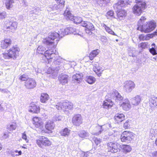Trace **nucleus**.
<instances>
[{
    "instance_id": "f257e3e1",
    "label": "nucleus",
    "mask_w": 157,
    "mask_h": 157,
    "mask_svg": "<svg viewBox=\"0 0 157 157\" xmlns=\"http://www.w3.org/2000/svg\"><path fill=\"white\" fill-rule=\"evenodd\" d=\"M67 34H68V33L67 31H66V28L65 29H62L58 31V33L55 32L49 33L48 37L43 39L42 42L46 44L51 46L52 47V46L54 47L55 44H57V43L58 40H56V43L53 41L57 39L58 37L62 38ZM58 41H59V40H58Z\"/></svg>"
},
{
    "instance_id": "f03ea898",
    "label": "nucleus",
    "mask_w": 157,
    "mask_h": 157,
    "mask_svg": "<svg viewBox=\"0 0 157 157\" xmlns=\"http://www.w3.org/2000/svg\"><path fill=\"white\" fill-rule=\"evenodd\" d=\"M146 18L142 16L139 21L137 29L140 30L142 32L148 33L153 31L156 26V23L154 21H151L144 23Z\"/></svg>"
},
{
    "instance_id": "7ed1b4c3",
    "label": "nucleus",
    "mask_w": 157,
    "mask_h": 157,
    "mask_svg": "<svg viewBox=\"0 0 157 157\" xmlns=\"http://www.w3.org/2000/svg\"><path fill=\"white\" fill-rule=\"evenodd\" d=\"M20 49L17 45H13L7 51V52L2 54L5 59H15L19 55Z\"/></svg>"
},
{
    "instance_id": "20e7f679",
    "label": "nucleus",
    "mask_w": 157,
    "mask_h": 157,
    "mask_svg": "<svg viewBox=\"0 0 157 157\" xmlns=\"http://www.w3.org/2000/svg\"><path fill=\"white\" fill-rule=\"evenodd\" d=\"M136 4L132 8L133 13L137 16L140 15L146 7V4L143 0H136Z\"/></svg>"
},
{
    "instance_id": "39448f33",
    "label": "nucleus",
    "mask_w": 157,
    "mask_h": 157,
    "mask_svg": "<svg viewBox=\"0 0 157 157\" xmlns=\"http://www.w3.org/2000/svg\"><path fill=\"white\" fill-rule=\"evenodd\" d=\"M121 137L122 142L129 143L133 139L134 136L132 132L125 131L122 133Z\"/></svg>"
},
{
    "instance_id": "423d86ee",
    "label": "nucleus",
    "mask_w": 157,
    "mask_h": 157,
    "mask_svg": "<svg viewBox=\"0 0 157 157\" xmlns=\"http://www.w3.org/2000/svg\"><path fill=\"white\" fill-rule=\"evenodd\" d=\"M109 151L115 153L119 151L121 148L120 144L116 142H110L107 144Z\"/></svg>"
},
{
    "instance_id": "0eeeda50",
    "label": "nucleus",
    "mask_w": 157,
    "mask_h": 157,
    "mask_svg": "<svg viewBox=\"0 0 157 157\" xmlns=\"http://www.w3.org/2000/svg\"><path fill=\"white\" fill-rule=\"evenodd\" d=\"M56 108L58 110L68 109L69 110L71 109L73 107V105L72 103L69 102L67 101L63 103H58L56 105Z\"/></svg>"
},
{
    "instance_id": "6e6552de",
    "label": "nucleus",
    "mask_w": 157,
    "mask_h": 157,
    "mask_svg": "<svg viewBox=\"0 0 157 157\" xmlns=\"http://www.w3.org/2000/svg\"><path fill=\"white\" fill-rule=\"evenodd\" d=\"M58 53V52H56V50L49 49L44 52V54H43V52H40V57L41 56L43 58H46L48 60L55 57V55H57Z\"/></svg>"
},
{
    "instance_id": "1a4fd4ad",
    "label": "nucleus",
    "mask_w": 157,
    "mask_h": 157,
    "mask_svg": "<svg viewBox=\"0 0 157 157\" xmlns=\"http://www.w3.org/2000/svg\"><path fill=\"white\" fill-rule=\"evenodd\" d=\"M61 63L58 60H56L54 62V64H56V67L52 68L49 67L46 73L48 74H52L54 75H56L58 71L62 67Z\"/></svg>"
},
{
    "instance_id": "9d476101",
    "label": "nucleus",
    "mask_w": 157,
    "mask_h": 157,
    "mask_svg": "<svg viewBox=\"0 0 157 157\" xmlns=\"http://www.w3.org/2000/svg\"><path fill=\"white\" fill-rule=\"evenodd\" d=\"M82 26L86 28V33L90 35L93 33L92 31L95 30V28L93 25L90 22L87 21H83L81 23Z\"/></svg>"
},
{
    "instance_id": "9b49d317",
    "label": "nucleus",
    "mask_w": 157,
    "mask_h": 157,
    "mask_svg": "<svg viewBox=\"0 0 157 157\" xmlns=\"http://www.w3.org/2000/svg\"><path fill=\"white\" fill-rule=\"evenodd\" d=\"M135 87L134 82L131 81L125 82L123 85V88L126 92L129 93L131 92Z\"/></svg>"
},
{
    "instance_id": "f8f14e48",
    "label": "nucleus",
    "mask_w": 157,
    "mask_h": 157,
    "mask_svg": "<svg viewBox=\"0 0 157 157\" xmlns=\"http://www.w3.org/2000/svg\"><path fill=\"white\" fill-rule=\"evenodd\" d=\"M12 44L11 39L9 38H4L1 41L0 46L3 49H6L10 47Z\"/></svg>"
},
{
    "instance_id": "ddd939ff",
    "label": "nucleus",
    "mask_w": 157,
    "mask_h": 157,
    "mask_svg": "<svg viewBox=\"0 0 157 157\" xmlns=\"http://www.w3.org/2000/svg\"><path fill=\"white\" fill-rule=\"evenodd\" d=\"M54 127L55 124L53 122L50 120L48 121L45 125L46 130H42L41 131V133H51L52 130L54 128Z\"/></svg>"
},
{
    "instance_id": "4468645a",
    "label": "nucleus",
    "mask_w": 157,
    "mask_h": 157,
    "mask_svg": "<svg viewBox=\"0 0 157 157\" xmlns=\"http://www.w3.org/2000/svg\"><path fill=\"white\" fill-rule=\"evenodd\" d=\"M57 4H55L53 6H51L49 8H51L52 10H57L59 9L60 10L64 6L65 1L64 0H55Z\"/></svg>"
},
{
    "instance_id": "2eb2a0df",
    "label": "nucleus",
    "mask_w": 157,
    "mask_h": 157,
    "mask_svg": "<svg viewBox=\"0 0 157 157\" xmlns=\"http://www.w3.org/2000/svg\"><path fill=\"white\" fill-rule=\"evenodd\" d=\"M72 122L74 125L79 126L82 122V119L81 115L80 114H77L73 117Z\"/></svg>"
},
{
    "instance_id": "dca6fc26",
    "label": "nucleus",
    "mask_w": 157,
    "mask_h": 157,
    "mask_svg": "<svg viewBox=\"0 0 157 157\" xmlns=\"http://www.w3.org/2000/svg\"><path fill=\"white\" fill-rule=\"evenodd\" d=\"M132 2V0H119L114 5V7L118 9V10H120L122 9V7L125 6V3L129 4Z\"/></svg>"
},
{
    "instance_id": "f3484780",
    "label": "nucleus",
    "mask_w": 157,
    "mask_h": 157,
    "mask_svg": "<svg viewBox=\"0 0 157 157\" xmlns=\"http://www.w3.org/2000/svg\"><path fill=\"white\" fill-rule=\"evenodd\" d=\"M110 97L116 102L121 101L123 98L120 94L116 90H113L110 94Z\"/></svg>"
},
{
    "instance_id": "a211bd4d",
    "label": "nucleus",
    "mask_w": 157,
    "mask_h": 157,
    "mask_svg": "<svg viewBox=\"0 0 157 157\" xmlns=\"http://www.w3.org/2000/svg\"><path fill=\"white\" fill-rule=\"evenodd\" d=\"M17 23L16 22L10 21L6 23L5 29L12 32H14L17 28Z\"/></svg>"
},
{
    "instance_id": "6ab92c4d",
    "label": "nucleus",
    "mask_w": 157,
    "mask_h": 157,
    "mask_svg": "<svg viewBox=\"0 0 157 157\" xmlns=\"http://www.w3.org/2000/svg\"><path fill=\"white\" fill-rule=\"evenodd\" d=\"M25 85L27 89H33L35 87L36 83L33 79L29 78L25 81Z\"/></svg>"
},
{
    "instance_id": "aec40b11",
    "label": "nucleus",
    "mask_w": 157,
    "mask_h": 157,
    "mask_svg": "<svg viewBox=\"0 0 157 157\" xmlns=\"http://www.w3.org/2000/svg\"><path fill=\"white\" fill-rule=\"evenodd\" d=\"M51 144V142L47 138L42 136H40V146H49Z\"/></svg>"
},
{
    "instance_id": "412c9836",
    "label": "nucleus",
    "mask_w": 157,
    "mask_h": 157,
    "mask_svg": "<svg viewBox=\"0 0 157 157\" xmlns=\"http://www.w3.org/2000/svg\"><path fill=\"white\" fill-rule=\"evenodd\" d=\"M93 71L96 73L98 76L100 77L103 71L102 67H101L99 64H95L93 68Z\"/></svg>"
},
{
    "instance_id": "4be33fe9",
    "label": "nucleus",
    "mask_w": 157,
    "mask_h": 157,
    "mask_svg": "<svg viewBox=\"0 0 157 157\" xmlns=\"http://www.w3.org/2000/svg\"><path fill=\"white\" fill-rule=\"evenodd\" d=\"M141 100V98L139 95H137L130 99L132 104L135 106L138 105L140 103Z\"/></svg>"
},
{
    "instance_id": "5701e85b",
    "label": "nucleus",
    "mask_w": 157,
    "mask_h": 157,
    "mask_svg": "<svg viewBox=\"0 0 157 157\" xmlns=\"http://www.w3.org/2000/svg\"><path fill=\"white\" fill-rule=\"evenodd\" d=\"M68 78V76L67 75L61 74L59 76L58 79L60 82L63 85L67 83Z\"/></svg>"
},
{
    "instance_id": "b1692460",
    "label": "nucleus",
    "mask_w": 157,
    "mask_h": 157,
    "mask_svg": "<svg viewBox=\"0 0 157 157\" xmlns=\"http://www.w3.org/2000/svg\"><path fill=\"white\" fill-rule=\"evenodd\" d=\"M67 31L68 34H73L74 35L76 34L79 35V31L76 29L75 28L72 26H70L66 28V31Z\"/></svg>"
},
{
    "instance_id": "393cba45",
    "label": "nucleus",
    "mask_w": 157,
    "mask_h": 157,
    "mask_svg": "<svg viewBox=\"0 0 157 157\" xmlns=\"http://www.w3.org/2000/svg\"><path fill=\"white\" fill-rule=\"evenodd\" d=\"M29 111L33 113H38L39 108L35 104L31 103L29 107Z\"/></svg>"
},
{
    "instance_id": "a878e982",
    "label": "nucleus",
    "mask_w": 157,
    "mask_h": 157,
    "mask_svg": "<svg viewBox=\"0 0 157 157\" xmlns=\"http://www.w3.org/2000/svg\"><path fill=\"white\" fill-rule=\"evenodd\" d=\"M68 18L70 20L73 21L74 23L75 24H79L81 23L82 21V18L79 17H73V16L69 17L68 16Z\"/></svg>"
},
{
    "instance_id": "bb28decb",
    "label": "nucleus",
    "mask_w": 157,
    "mask_h": 157,
    "mask_svg": "<svg viewBox=\"0 0 157 157\" xmlns=\"http://www.w3.org/2000/svg\"><path fill=\"white\" fill-rule=\"evenodd\" d=\"M121 106L124 110L127 111L131 108V105L128 100H125L121 105Z\"/></svg>"
},
{
    "instance_id": "cd10ccee",
    "label": "nucleus",
    "mask_w": 157,
    "mask_h": 157,
    "mask_svg": "<svg viewBox=\"0 0 157 157\" xmlns=\"http://www.w3.org/2000/svg\"><path fill=\"white\" fill-rule=\"evenodd\" d=\"M82 77V74H77L73 75L72 77V80L75 82H79L81 80Z\"/></svg>"
},
{
    "instance_id": "c85d7f7f",
    "label": "nucleus",
    "mask_w": 157,
    "mask_h": 157,
    "mask_svg": "<svg viewBox=\"0 0 157 157\" xmlns=\"http://www.w3.org/2000/svg\"><path fill=\"white\" fill-rule=\"evenodd\" d=\"M124 116L123 114L120 113L116 114L114 117L115 120L117 123L121 122L124 119Z\"/></svg>"
},
{
    "instance_id": "c756f323",
    "label": "nucleus",
    "mask_w": 157,
    "mask_h": 157,
    "mask_svg": "<svg viewBox=\"0 0 157 157\" xmlns=\"http://www.w3.org/2000/svg\"><path fill=\"white\" fill-rule=\"evenodd\" d=\"M100 52V51L98 49L92 51L89 56L90 59L91 60H93L94 58L99 54Z\"/></svg>"
},
{
    "instance_id": "7c9ffc66",
    "label": "nucleus",
    "mask_w": 157,
    "mask_h": 157,
    "mask_svg": "<svg viewBox=\"0 0 157 157\" xmlns=\"http://www.w3.org/2000/svg\"><path fill=\"white\" fill-rule=\"evenodd\" d=\"M99 128L100 129V130L98 132V134L99 135L100 134L101 132L103 131H105L107 130V128H111V125L109 124H107L105 125H104L102 126H99Z\"/></svg>"
},
{
    "instance_id": "2f4dec72",
    "label": "nucleus",
    "mask_w": 157,
    "mask_h": 157,
    "mask_svg": "<svg viewBox=\"0 0 157 157\" xmlns=\"http://www.w3.org/2000/svg\"><path fill=\"white\" fill-rule=\"evenodd\" d=\"M117 12H118L117 13V17L120 20L123 19L126 16V13L124 10H121L118 12L117 11Z\"/></svg>"
},
{
    "instance_id": "473e14b6",
    "label": "nucleus",
    "mask_w": 157,
    "mask_h": 157,
    "mask_svg": "<svg viewBox=\"0 0 157 157\" xmlns=\"http://www.w3.org/2000/svg\"><path fill=\"white\" fill-rule=\"evenodd\" d=\"M49 98L48 95L46 93H42L41 94L40 97V101L43 103H46Z\"/></svg>"
},
{
    "instance_id": "72a5a7b5",
    "label": "nucleus",
    "mask_w": 157,
    "mask_h": 157,
    "mask_svg": "<svg viewBox=\"0 0 157 157\" xmlns=\"http://www.w3.org/2000/svg\"><path fill=\"white\" fill-rule=\"evenodd\" d=\"M97 4L101 7H105L110 2V0H96Z\"/></svg>"
},
{
    "instance_id": "f704fd0d",
    "label": "nucleus",
    "mask_w": 157,
    "mask_h": 157,
    "mask_svg": "<svg viewBox=\"0 0 157 157\" xmlns=\"http://www.w3.org/2000/svg\"><path fill=\"white\" fill-rule=\"evenodd\" d=\"M113 105L112 102L110 100H105L103 103V107L106 109H108L111 107Z\"/></svg>"
},
{
    "instance_id": "c9c22d12",
    "label": "nucleus",
    "mask_w": 157,
    "mask_h": 157,
    "mask_svg": "<svg viewBox=\"0 0 157 157\" xmlns=\"http://www.w3.org/2000/svg\"><path fill=\"white\" fill-rule=\"evenodd\" d=\"M85 80L88 83L92 84L94 83L95 80V78L92 76H87L85 78Z\"/></svg>"
},
{
    "instance_id": "e433bc0d",
    "label": "nucleus",
    "mask_w": 157,
    "mask_h": 157,
    "mask_svg": "<svg viewBox=\"0 0 157 157\" xmlns=\"http://www.w3.org/2000/svg\"><path fill=\"white\" fill-rule=\"evenodd\" d=\"M14 2V0H6L5 3L6 8L8 10H10L13 7V4Z\"/></svg>"
},
{
    "instance_id": "4c0bfd02",
    "label": "nucleus",
    "mask_w": 157,
    "mask_h": 157,
    "mask_svg": "<svg viewBox=\"0 0 157 157\" xmlns=\"http://www.w3.org/2000/svg\"><path fill=\"white\" fill-rule=\"evenodd\" d=\"M78 135L82 138H86L89 136L90 134L86 131L81 130L79 132Z\"/></svg>"
},
{
    "instance_id": "58836bf2",
    "label": "nucleus",
    "mask_w": 157,
    "mask_h": 157,
    "mask_svg": "<svg viewBox=\"0 0 157 157\" xmlns=\"http://www.w3.org/2000/svg\"><path fill=\"white\" fill-rule=\"evenodd\" d=\"M125 152H128L131 151L132 148L129 145L123 144L121 147Z\"/></svg>"
},
{
    "instance_id": "ea45409f",
    "label": "nucleus",
    "mask_w": 157,
    "mask_h": 157,
    "mask_svg": "<svg viewBox=\"0 0 157 157\" xmlns=\"http://www.w3.org/2000/svg\"><path fill=\"white\" fill-rule=\"evenodd\" d=\"M102 27L105 29L106 31L109 33L113 35H116L114 32L112 31L109 27L105 24H103L102 25Z\"/></svg>"
},
{
    "instance_id": "a19ab883",
    "label": "nucleus",
    "mask_w": 157,
    "mask_h": 157,
    "mask_svg": "<svg viewBox=\"0 0 157 157\" xmlns=\"http://www.w3.org/2000/svg\"><path fill=\"white\" fill-rule=\"evenodd\" d=\"M70 130L68 129V128H65L61 132V135L63 136H68L69 134Z\"/></svg>"
},
{
    "instance_id": "79ce46f5",
    "label": "nucleus",
    "mask_w": 157,
    "mask_h": 157,
    "mask_svg": "<svg viewBox=\"0 0 157 157\" xmlns=\"http://www.w3.org/2000/svg\"><path fill=\"white\" fill-rule=\"evenodd\" d=\"M157 35V31L154 32L153 33L148 34L146 35V40H149L150 39L153 38L155 35Z\"/></svg>"
},
{
    "instance_id": "37998d69",
    "label": "nucleus",
    "mask_w": 157,
    "mask_h": 157,
    "mask_svg": "<svg viewBox=\"0 0 157 157\" xmlns=\"http://www.w3.org/2000/svg\"><path fill=\"white\" fill-rule=\"evenodd\" d=\"M19 79L22 81H27L28 80V75L26 74H24L21 75L19 77Z\"/></svg>"
},
{
    "instance_id": "c03bdc74",
    "label": "nucleus",
    "mask_w": 157,
    "mask_h": 157,
    "mask_svg": "<svg viewBox=\"0 0 157 157\" xmlns=\"http://www.w3.org/2000/svg\"><path fill=\"white\" fill-rule=\"evenodd\" d=\"M17 127V125L16 122H13L8 127V129L10 130H15Z\"/></svg>"
},
{
    "instance_id": "a18cd8bd",
    "label": "nucleus",
    "mask_w": 157,
    "mask_h": 157,
    "mask_svg": "<svg viewBox=\"0 0 157 157\" xmlns=\"http://www.w3.org/2000/svg\"><path fill=\"white\" fill-rule=\"evenodd\" d=\"M33 124H34L36 127L38 126L39 124V119L37 117H35L33 118Z\"/></svg>"
},
{
    "instance_id": "49530a36",
    "label": "nucleus",
    "mask_w": 157,
    "mask_h": 157,
    "mask_svg": "<svg viewBox=\"0 0 157 157\" xmlns=\"http://www.w3.org/2000/svg\"><path fill=\"white\" fill-rule=\"evenodd\" d=\"M150 101L154 106H157V98L155 97L152 98Z\"/></svg>"
},
{
    "instance_id": "de8ad7c7",
    "label": "nucleus",
    "mask_w": 157,
    "mask_h": 157,
    "mask_svg": "<svg viewBox=\"0 0 157 157\" xmlns=\"http://www.w3.org/2000/svg\"><path fill=\"white\" fill-rule=\"evenodd\" d=\"M62 118V116L59 115H56L53 117V120L54 121H61Z\"/></svg>"
},
{
    "instance_id": "09e8293b",
    "label": "nucleus",
    "mask_w": 157,
    "mask_h": 157,
    "mask_svg": "<svg viewBox=\"0 0 157 157\" xmlns=\"http://www.w3.org/2000/svg\"><path fill=\"white\" fill-rule=\"evenodd\" d=\"M149 51L153 55L157 54V51H156L155 48L152 47L151 48H150Z\"/></svg>"
},
{
    "instance_id": "8fccbe9b",
    "label": "nucleus",
    "mask_w": 157,
    "mask_h": 157,
    "mask_svg": "<svg viewBox=\"0 0 157 157\" xmlns=\"http://www.w3.org/2000/svg\"><path fill=\"white\" fill-rule=\"evenodd\" d=\"M64 15L68 17V16H69V17L72 16H71V14L70 11L69 9L68 8V7H67V8L66 10L64 11Z\"/></svg>"
},
{
    "instance_id": "3c124183",
    "label": "nucleus",
    "mask_w": 157,
    "mask_h": 157,
    "mask_svg": "<svg viewBox=\"0 0 157 157\" xmlns=\"http://www.w3.org/2000/svg\"><path fill=\"white\" fill-rule=\"evenodd\" d=\"M22 139L25 140L26 143H28L29 142V140L27 139V136L26 134V132H24L22 134Z\"/></svg>"
},
{
    "instance_id": "603ef678",
    "label": "nucleus",
    "mask_w": 157,
    "mask_h": 157,
    "mask_svg": "<svg viewBox=\"0 0 157 157\" xmlns=\"http://www.w3.org/2000/svg\"><path fill=\"white\" fill-rule=\"evenodd\" d=\"M94 141L95 144L97 146H98L100 144L101 142V139L98 138H94L93 139Z\"/></svg>"
},
{
    "instance_id": "864d4df0",
    "label": "nucleus",
    "mask_w": 157,
    "mask_h": 157,
    "mask_svg": "<svg viewBox=\"0 0 157 157\" xmlns=\"http://www.w3.org/2000/svg\"><path fill=\"white\" fill-rule=\"evenodd\" d=\"M114 12L112 10H110L106 14V16L108 17H113L114 15Z\"/></svg>"
},
{
    "instance_id": "5fc2aeb1",
    "label": "nucleus",
    "mask_w": 157,
    "mask_h": 157,
    "mask_svg": "<svg viewBox=\"0 0 157 157\" xmlns=\"http://www.w3.org/2000/svg\"><path fill=\"white\" fill-rule=\"evenodd\" d=\"M140 46L142 48H147L148 47V43L147 42H143L140 44Z\"/></svg>"
},
{
    "instance_id": "6e6d98bb",
    "label": "nucleus",
    "mask_w": 157,
    "mask_h": 157,
    "mask_svg": "<svg viewBox=\"0 0 157 157\" xmlns=\"http://www.w3.org/2000/svg\"><path fill=\"white\" fill-rule=\"evenodd\" d=\"M128 120H127L124 123V127L125 129L128 128L129 126L130 125L128 124Z\"/></svg>"
},
{
    "instance_id": "4d7b16f0",
    "label": "nucleus",
    "mask_w": 157,
    "mask_h": 157,
    "mask_svg": "<svg viewBox=\"0 0 157 157\" xmlns=\"http://www.w3.org/2000/svg\"><path fill=\"white\" fill-rule=\"evenodd\" d=\"M139 38L140 40H146V35L143 34H141L140 35Z\"/></svg>"
},
{
    "instance_id": "13d9d810",
    "label": "nucleus",
    "mask_w": 157,
    "mask_h": 157,
    "mask_svg": "<svg viewBox=\"0 0 157 157\" xmlns=\"http://www.w3.org/2000/svg\"><path fill=\"white\" fill-rule=\"evenodd\" d=\"M150 132L151 134L154 135L156 133V131L155 130L151 128L150 129Z\"/></svg>"
},
{
    "instance_id": "bf43d9fd",
    "label": "nucleus",
    "mask_w": 157,
    "mask_h": 157,
    "mask_svg": "<svg viewBox=\"0 0 157 157\" xmlns=\"http://www.w3.org/2000/svg\"><path fill=\"white\" fill-rule=\"evenodd\" d=\"M101 40L102 42H105L107 40V38L105 36H101Z\"/></svg>"
},
{
    "instance_id": "052dcab7",
    "label": "nucleus",
    "mask_w": 157,
    "mask_h": 157,
    "mask_svg": "<svg viewBox=\"0 0 157 157\" xmlns=\"http://www.w3.org/2000/svg\"><path fill=\"white\" fill-rule=\"evenodd\" d=\"M14 152L15 153H18V154H17L15 155L16 156H19L20 155H21L22 154V152L21 151H18L17 150H15Z\"/></svg>"
},
{
    "instance_id": "680f3d73",
    "label": "nucleus",
    "mask_w": 157,
    "mask_h": 157,
    "mask_svg": "<svg viewBox=\"0 0 157 157\" xmlns=\"http://www.w3.org/2000/svg\"><path fill=\"white\" fill-rule=\"evenodd\" d=\"M153 157H157V151L152 153Z\"/></svg>"
},
{
    "instance_id": "e2e57ef3",
    "label": "nucleus",
    "mask_w": 157,
    "mask_h": 157,
    "mask_svg": "<svg viewBox=\"0 0 157 157\" xmlns=\"http://www.w3.org/2000/svg\"><path fill=\"white\" fill-rule=\"evenodd\" d=\"M129 55L130 56H132V57H134L135 56V55L133 53H132L130 52L129 53Z\"/></svg>"
},
{
    "instance_id": "0e129e2a",
    "label": "nucleus",
    "mask_w": 157,
    "mask_h": 157,
    "mask_svg": "<svg viewBox=\"0 0 157 157\" xmlns=\"http://www.w3.org/2000/svg\"><path fill=\"white\" fill-rule=\"evenodd\" d=\"M2 148V145L0 143V151H1Z\"/></svg>"
},
{
    "instance_id": "69168bd1",
    "label": "nucleus",
    "mask_w": 157,
    "mask_h": 157,
    "mask_svg": "<svg viewBox=\"0 0 157 157\" xmlns=\"http://www.w3.org/2000/svg\"><path fill=\"white\" fill-rule=\"evenodd\" d=\"M21 147L23 149H27V148L26 147L24 146H21Z\"/></svg>"
},
{
    "instance_id": "338daca9",
    "label": "nucleus",
    "mask_w": 157,
    "mask_h": 157,
    "mask_svg": "<svg viewBox=\"0 0 157 157\" xmlns=\"http://www.w3.org/2000/svg\"><path fill=\"white\" fill-rule=\"evenodd\" d=\"M153 58L157 61V56H156L154 57Z\"/></svg>"
},
{
    "instance_id": "774afa93",
    "label": "nucleus",
    "mask_w": 157,
    "mask_h": 157,
    "mask_svg": "<svg viewBox=\"0 0 157 157\" xmlns=\"http://www.w3.org/2000/svg\"><path fill=\"white\" fill-rule=\"evenodd\" d=\"M155 143L156 145L157 146V138L156 139V140L155 141Z\"/></svg>"
}]
</instances>
